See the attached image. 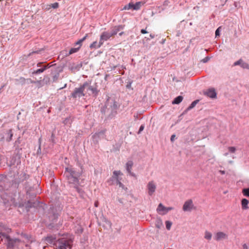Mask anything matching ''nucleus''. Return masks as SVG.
I'll use <instances>...</instances> for the list:
<instances>
[{"label": "nucleus", "mask_w": 249, "mask_h": 249, "mask_svg": "<svg viewBox=\"0 0 249 249\" xmlns=\"http://www.w3.org/2000/svg\"><path fill=\"white\" fill-rule=\"evenodd\" d=\"M124 26L118 25L113 27L110 32L106 31L102 33L100 37V41L98 44V47H100L104 42L107 40L111 37L115 36L120 30L123 29Z\"/></svg>", "instance_id": "f257e3e1"}, {"label": "nucleus", "mask_w": 249, "mask_h": 249, "mask_svg": "<svg viewBox=\"0 0 249 249\" xmlns=\"http://www.w3.org/2000/svg\"><path fill=\"white\" fill-rule=\"evenodd\" d=\"M73 240L69 236L64 235L58 239L54 244L56 249H71L72 247Z\"/></svg>", "instance_id": "f03ea898"}, {"label": "nucleus", "mask_w": 249, "mask_h": 249, "mask_svg": "<svg viewBox=\"0 0 249 249\" xmlns=\"http://www.w3.org/2000/svg\"><path fill=\"white\" fill-rule=\"evenodd\" d=\"M88 85V84L86 82L79 88H75L73 91L71 93V97L73 98H76L77 97L84 96L85 95V94L84 93L85 89Z\"/></svg>", "instance_id": "7ed1b4c3"}, {"label": "nucleus", "mask_w": 249, "mask_h": 249, "mask_svg": "<svg viewBox=\"0 0 249 249\" xmlns=\"http://www.w3.org/2000/svg\"><path fill=\"white\" fill-rule=\"evenodd\" d=\"M0 234L3 237L5 238L7 242V247L9 248H13L19 243L20 241L18 239H12L9 236L3 233H0Z\"/></svg>", "instance_id": "20e7f679"}, {"label": "nucleus", "mask_w": 249, "mask_h": 249, "mask_svg": "<svg viewBox=\"0 0 249 249\" xmlns=\"http://www.w3.org/2000/svg\"><path fill=\"white\" fill-rule=\"evenodd\" d=\"M196 209L195 206L193 203V201L192 199H188L186 200L182 207V210L185 212H190Z\"/></svg>", "instance_id": "39448f33"}, {"label": "nucleus", "mask_w": 249, "mask_h": 249, "mask_svg": "<svg viewBox=\"0 0 249 249\" xmlns=\"http://www.w3.org/2000/svg\"><path fill=\"white\" fill-rule=\"evenodd\" d=\"M228 235L223 231H217L214 233L213 239L216 241H220L222 240L227 239Z\"/></svg>", "instance_id": "423d86ee"}, {"label": "nucleus", "mask_w": 249, "mask_h": 249, "mask_svg": "<svg viewBox=\"0 0 249 249\" xmlns=\"http://www.w3.org/2000/svg\"><path fill=\"white\" fill-rule=\"evenodd\" d=\"M171 209L170 207H165L161 203H160L157 209V211L160 214L164 215L167 213Z\"/></svg>", "instance_id": "0eeeda50"}, {"label": "nucleus", "mask_w": 249, "mask_h": 249, "mask_svg": "<svg viewBox=\"0 0 249 249\" xmlns=\"http://www.w3.org/2000/svg\"><path fill=\"white\" fill-rule=\"evenodd\" d=\"M147 187L149 195L152 196L156 189V185L155 183L153 181L149 182L147 184Z\"/></svg>", "instance_id": "6e6552de"}, {"label": "nucleus", "mask_w": 249, "mask_h": 249, "mask_svg": "<svg viewBox=\"0 0 249 249\" xmlns=\"http://www.w3.org/2000/svg\"><path fill=\"white\" fill-rule=\"evenodd\" d=\"M205 94L211 98H215L217 95L216 92L213 89H209L205 92Z\"/></svg>", "instance_id": "1a4fd4ad"}, {"label": "nucleus", "mask_w": 249, "mask_h": 249, "mask_svg": "<svg viewBox=\"0 0 249 249\" xmlns=\"http://www.w3.org/2000/svg\"><path fill=\"white\" fill-rule=\"evenodd\" d=\"M233 65L234 66L240 65L242 68L249 69V65L247 63L244 62L242 59H239L235 62Z\"/></svg>", "instance_id": "9d476101"}, {"label": "nucleus", "mask_w": 249, "mask_h": 249, "mask_svg": "<svg viewBox=\"0 0 249 249\" xmlns=\"http://www.w3.org/2000/svg\"><path fill=\"white\" fill-rule=\"evenodd\" d=\"M75 172L71 167H67L66 168V171L64 173L65 177H68L69 176H75Z\"/></svg>", "instance_id": "9b49d317"}, {"label": "nucleus", "mask_w": 249, "mask_h": 249, "mask_svg": "<svg viewBox=\"0 0 249 249\" xmlns=\"http://www.w3.org/2000/svg\"><path fill=\"white\" fill-rule=\"evenodd\" d=\"M66 178H67L68 181L70 183L76 184L78 181V178L75 177V176H69L66 177Z\"/></svg>", "instance_id": "f8f14e48"}, {"label": "nucleus", "mask_w": 249, "mask_h": 249, "mask_svg": "<svg viewBox=\"0 0 249 249\" xmlns=\"http://www.w3.org/2000/svg\"><path fill=\"white\" fill-rule=\"evenodd\" d=\"M249 201L248 200H247L246 198H243L242 199L241 201V206L243 210H247L249 209Z\"/></svg>", "instance_id": "ddd939ff"}, {"label": "nucleus", "mask_w": 249, "mask_h": 249, "mask_svg": "<svg viewBox=\"0 0 249 249\" xmlns=\"http://www.w3.org/2000/svg\"><path fill=\"white\" fill-rule=\"evenodd\" d=\"M212 233L210 231L207 230L205 231L204 238L205 240L208 241L211 240L212 238Z\"/></svg>", "instance_id": "4468645a"}, {"label": "nucleus", "mask_w": 249, "mask_h": 249, "mask_svg": "<svg viewBox=\"0 0 249 249\" xmlns=\"http://www.w3.org/2000/svg\"><path fill=\"white\" fill-rule=\"evenodd\" d=\"M145 2L142 1H139L135 4H133V10H138L140 9L142 5H143Z\"/></svg>", "instance_id": "2eb2a0df"}, {"label": "nucleus", "mask_w": 249, "mask_h": 249, "mask_svg": "<svg viewBox=\"0 0 249 249\" xmlns=\"http://www.w3.org/2000/svg\"><path fill=\"white\" fill-rule=\"evenodd\" d=\"M133 165V163L132 161H128L126 164V170H127V172L130 174H131V170Z\"/></svg>", "instance_id": "dca6fc26"}, {"label": "nucleus", "mask_w": 249, "mask_h": 249, "mask_svg": "<svg viewBox=\"0 0 249 249\" xmlns=\"http://www.w3.org/2000/svg\"><path fill=\"white\" fill-rule=\"evenodd\" d=\"M183 97L182 96H178L172 101V104H178L182 102Z\"/></svg>", "instance_id": "f3484780"}, {"label": "nucleus", "mask_w": 249, "mask_h": 249, "mask_svg": "<svg viewBox=\"0 0 249 249\" xmlns=\"http://www.w3.org/2000/svg\"><path fill=\"white\" fill-rule=\"evenodd\" d=\"M156 227L158 229H160L163 227V223L160 219H157L155 223Z\"/></svg>", "instance_id": "a211bd4d"}, {"label": "nucleus", "mask_w": 249, "mask_h": 249, "mask_svg": "<svg viewBox=\"0 0 249 249\" xmlns=\"http://www.w3.org/2000/svg\"><path fill=\"white\" fill-rule=\"evenodd\" d=\"M130 9H133V3L132 2H130L127 5H125L123 10H129Z\"/></svg>", "instance_id": "6ab92c4d"}, {"label": "nucleus", "mask_w": 249, "mask_h": 249, "mask_svg": "<svg viewBox=\"0 0 249 249\" xmlns=\"http://www.w3.org/2000/svg\"><path fill=\"white\" fill-rule=\"evenodd\" d=\"M198 100H195L194 102H193L191 104L190 106L188 107V109L190 110V109H191L193 108H194L196 106V105L198 103Z\"/></svg>", "instance_id": "aec40b11"}, {"label": "nucleus", "mask_w": 249, "mask_h": 249, "mask_svg": "<svg viewBox=\"0 0 249 249\" xmlns=\"http://www.w3.org/2000/svg\"><path fill=\"white\" fill-rule=\"evenodd\" d=\"M242 193L244 196L249 197V188L243 189Z\"/></svg>", "instance_id": "412c9836"}, {"label": "nucleus", "mask_w": 249, "mask_h": 249, "mask_svg": "<svg viewBox=\"0 0 249 249\" xmlns=\"http://www.w3.org/2000/svg\"><path fill=\"white\" fill-rule=\"evenodd\" d=\"M113 176H115L116 180L117 179V178H119V176L123 175L122 173L120 171H114L113 172Z\"/></svg>", "instance_id": "4be33fe9"}, {"label": "nucleus", "mask_w": 249, "mask_h": 249, "mask_svg": "<svg viewBox=\"0 0 249 249\" xmlns=\"http://www.w3.org/2000/svg\"><path fill=\"white\" fill-rule=\"evenodd\" d=\"M46 69V66H45L44 68L39 69L33 72V74H38L43 72Z\"/></svg>", "instance_id": "5701e85b"}, {"label": "nucleus", "mask_w": 249, "mask_h": 249, "mask_svg": "<svg viewBox=\"0 0 249 249\" xmlns=\"http://www.w3.org/2000/svg\"><path fill=\"white\" fill-rule=\"evenodd\" d=\"M80 47L77 48H71L69 54H71L73 53H76L79 49Z\"/></svg>", "instance_id": "b1692460"}, {"label": "nucleus", "mask_w": 249, "mask_h": 249, "mask_svg": "<svg viewBox=\"0 0 249 249\" xmlns=\"http://www.w3.org/2000/svg\"><path fill=\"white\" fill-rule=\"evenodd\" d=\"M120 180L121 179L119 178H117V179H116L117 184L120 187L123 188L124 185L121 183Z\"/></svg>", "instance_id": "393cba45"}, {"label": "nucleus", "mask_w": 249, "mask_h": 249, "mask_svg": "<svg viewBox=\"0 0 249 249\" xmlns=\"http://www.w3.org/2000/svg\"><path fill=\"white\" fill-rule=\"evenodd\" d=\"M97 41L93 42L90 45V48H99L98 45L97 46Z\"/></svg>", "instance_id": "a878e982"}, {"label": "nucleus", "mask_w": 249, "mask_h": 249, "mask_svg": "<svg viewBox=\"0 0 249 249\" xmlns=\"http://www.w3.org/2000/svg\"><path fill=\"white\" fill-rule=\"evenodd\" d=\"M165 224H166V229L168 230H170L171 226V224L170 222L169 221H166V222H165Z\"/></svg>", "instance_id": "bb28decb"}, {"label": "nucleus", "mask_w": 249, "mask_h": 249, "mask_svg": "<svg viewBox=\"0 0 249 249\" xmlns=\"http://www.w3.org/2000/svg\"><path fill=\"white\" fill-rule=\"evenodd\" d=\"M228 149L231 153H234L236 150V148L233 146L229 147Z\"/></svg>", "instance_id": "cd10ccee"}, {"label": "nucleus", "mask_w": 249, "mask_h": 249, "mask_svg": "<svg viewBox=\"0 0 249 249\" xmlns=\"http://www.w3.org/2000/svg\"><path fill=\"white\" fill-rule=\"evenodd\" d=\"M210 59V57H209V56H207L202 60V62H203V63H206L208 61H209Z\"/></svg>", "instance_id": "c85d7f7f"}, {"label": "nucleus", "mask_w": 249, "mask_h": 249, "mask_svg": "<svg viewBox=\"0 0 249 249\" xmlns=\"http://www.w3.org/2000/svg\"><path fill=\"white\" fill-rule=\"evenodd\" d=\"M58 6H59V4L57 2H55L52 4V7L54 9L58 8Z\"/></svg>", "instance_id": "c756f323"}, {"label": "nucleus", "mask_w": 249, "mask_h": 249, "mask_svg": "<svg viewBox=\"0 0 249 249\" xmlns=\"http://www.w3.org/2000/svg\"><path fill=\"white\" fill-rule=\"evenodd\" d=\"M220 27H218L215 31V36H217L220 35Z\"/></svg>", "instance_id": "7c9ffc66"}, {"label": "nucleus", "mask_w": 249, "mask_h": 249, "mask_svg": "<svg viewBox=\"0 0 249 249\" xmlns=\"http://www.w3.org/2000/svg\"><path fill=\"white\" fill-rule=\"evenodd\" d=\"M82 42H83L81 41V39H80V40H79L77 42H76L75 43V44H76V45H79V47H80L81 46V45H82Z\"/></svg>", "instance_id": "2f4dec72"}, {"label": "nucleus", "mask_w": 249, "mask_h": 249, "mask_svg": "<svg viewBox=\"0 0 249 249\" xmlns=\"http://www.w3.org/2000/svg\"><path fill=\"white\" fill-rule=\"evenodd\" d=\"M242 246L243 249H249V247L246 243L244 244Z\"/></svg>", "instance_id": "473e14b6"}, {"label": "nucleus", "mask_w": 249, "mask_h": 249, "mask_svg": "<svg viewBox=\"0 0 249 249\" xmlns=\"http://www.w3.org/2000/svg\"><path fill=\"white\" fill-rule=\"evenodd\" d=\"M9 134L10 135V140H11V139H12V137L13 136V134H12V130H10L9 131Z\"/></svg>", "instance_id": "72a5a7b5"}, {"label": "nucleus", "mask_w": 249, "mask_h": 249, "mask_svg": "<svg viewBox=\"0 0 249 249\" xmlns=\"http://www.w3.org/2000/svg\"><path fill=\"white\" fill-rule=\"evenodd\" d=\"M141 33H142V34H146V33H147V32L146 31V30H145V29H142V30H141Z\"/></svg>", "instance_id": "f704fd0d"}, {"label": "nucleus", "mask_w": 249, "mask_h": 249, "mask_svg": "<svg viewBox=\"0 0 249 249\" xmlns=\"http://www.w3.org/2000/svg\"><path fill=\"white\" fill-rule=\"evenodd\" d=\"M88 36V34H87L84 37H83L82 39H81V41L82 42H83L87 38Z\"/></svg>", "instance_id": "c9c22d12"}, {"label": "nucleus", "mask_w": 249, "mask_h": 249, "mask_svg": "<svg viewBox=\"0 0 249 249\" xmlns=\"http://www.w3.org/2000/svg\"><path fill=\"white\" fill-rule=\"evenodd\" d=\"M143 129H144V126L143 125H141L139 129V133H140L141 131H142L143 130Z\"/></svg>", "instance_id": "e433bc0d"}, {"label": "nucleus", "mask_w": 249, "mask_h": 249, "mask_svg": "<svg viewBox=\"0 0 249 249\" xmlns=\"http://www.w3.org/2000/svg\"><path fill=\"white\" fill-rule=\"evenodd\" d=\"M89 89L90 90H92V91H93V92H94L96 90V89H94V88H92V87H90V88H89Z\"/></svg>", "instance_id": "4c0bfd02"}, {"label": "nucleus", "mask_w": 249, "mask_h": 249, "mask_svg": "<svg viewBox=\"0 0 249 249\" xmlns=\"http://www.w3.org/2000/svg\"><path fill=\"white\" fill-rule=\"evenodd\" d=\"M219 172L222 175H224L225 174V171L223 170H219Z\"/></svg>", "instance_id": "58836bf2"}, {"label": "nucleus", "mask_w": 249, "mask_h": 249, "mask_svg": "<svg viewBox=\"0 0 249 249\" xmlns=\"http://www.w3.org/2000/svg\"><path fill=\"white\" fill-rule=\"evenodd\" d=\"M94 206L96 207H97L98 206V201H96L94 203Z\"/></svg>", "instance_id": "ea45409f"}, {"label": "nucleus", "mask_w": 249, "mask_h": 249, "mask_svg": "<svg viewBox=\"0 0 249 249\" xmlns=\"http://www.w3.org/2000/svg\"><path fill=\"white\" fill-rule=\"evenodd\" d=\"M107 224L109 225V227H111V222H110V221H107Z\"/></svg>", "instance_id": "a19ab883"}, {"label": "nucleus", "mask_w": 249, "mask_h": 249, "mask_svg": "<svg viewBox=\"0 0 249 249\" xmlns=\"http://www.w3.org/2000/svg\"><path fill=\"white\" fill-rule=\"evenodd\" d=\"M69 121V119H66L64 121V124H66L67 123V122Z\"/></svg>", "instance_id": "79ce46f5"}, {"label": "nucleus", "mask_w": 249, "mask_h": 249, "mask_svg": "<svg viewBox=\"0 0 249 249\" xmlns=\"http://www.w3.org/2000/svg\"><path fill=\"white\" fill-rule=\"evenodd\" d=\"M150 37H151V38H153L154 37V36H154V35H153L150 34Z\"/></svg>", "instance_id": "37998d69"}, {"label": "nucleus", "mask_w": 249, "mask_h": 249, "mask_svg": "<svg viewBox=\"0 0 249 249\" xmlns=\"http://www.w3.org/2000/svg\"><path fill=\"white\" fill-rule=\"evenodd\" d=\"M124 34V32H122L121 33H119V36H122L123 34Z\"/></svg>", "instance_id": "c03bdc74"}, {"label": "nucleus", "mask_w": 249, "mask_h": 249, "mask_svg": "<svg viewBox=\"0 0 249 249\" xmlns=\"http://www.w3.org/2000/svg\"><path fill=\"white\" fill-rule=\"evenodd\" d=\"M3 87H4V86H2V87H1V88H0V93H1V89H2L3 88Z\"/></svg>", "instance_id": "a18cd8bd"}, {"label": "nucleus", "mask_w": 249, "mask_h": 249, "mask_svg": "<svg viewBox=\"0 0 249 249\" xmlns=\"http://www.w3.org/2000/svg\"><path fill=\"white\" fill-rule=\"evenodd\" d=\"M3 87H4V86H2V87H1V88H0V93H1V89H2L3 88Z\"/></svg>", "instance_id": "49530a36"}, {"label": "nucleus", "mask_w": 249, "mask_h": 249, "mask_svg": "<svg viewBox=\"0 0 249 249\" xmlns=\"http://www.w3.org/2000/svg\"><path fill=\"white\" fill-rule=\"evenodd\" d=\"M175 135H172V141L173 140L174 138L175 137Z\"/></svg>", "instance_id": "de8ad7c7"}, {"label": "nucleus", "mask_w": 249, "mask_h": 249, "mask_svg": "<svg viewBox=\"0 0 249 249\" xmlns=\"http://www.w3.org/2000/svg\"><path fill=\"white\" fill-rule=\"evenodd\" d=\"M40 64H41L40 63H38L37 65V67H39Z\"/></svg>", "instance_id": "09e8293b"}, {"label": "nucleus", "mask_w": 249, "mask_h": 249, "mask_svg": "<svg viewBox=\"0 0 249 249\" xmlns=\"http://www.w3.org/2000/svg\"><path fill=\"white\" fill-rule=\"evenodd\" d=\"M21 79H23V80H24V81L25 80V78H21Z\"/></svg>", "instance_id": "8fccbe9b"}, {"label": "nucleus", "mask_w": 249, "mask_h": 249, "mask_svg": "<svg viewBox=\"0 0 249 249\" xmlns=\"http://www.w3.org/2000/svg\"><path fill=\"white\" fill-rule=\"evenodd\" d=\"M227 155H228V154H227V153H225V156H227Z\"/></svg>", "instance_id": "3c124183"}]
</instances>
